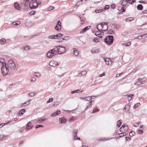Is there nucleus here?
<instances>
[{
  "label": "nucleus",
  "mask_w": 147,
  "mask_h": 147,
  "mask_svg": "<svg viewBox=\"0 0 147 147\" xmlns=\"http://www.w3.org/2000/svg\"><path fill=\"white\" fill-rule=\"evenodd\" d=\"M109 7H110L109 5H106L105 6V7H104V9L105 10L107 9H109Z\"/></svg>",
  "instance_id": "obj_52"
},
{
  "label": "nucleus",
  "mask_w": 147,
  "mask_h": 147,
  "mask_svg": "<svg viewBox=\"0 0 147 147\" xmlns=\"http://www.w3.org/2000/svg\"><path fill=\"white\" fill-rule=\"evenodd\" d=\"M56 36H57V38L58 37H59V38L63 36V35L62 34H61V33H58L57 34Z\"/></svg>",
  "instance_id": "obj_40"
},
{
  "label": "nucleus",
  "mask_w": 147,
  "mask_h": 147,
  "mask_svg": "<svg viewBox=\"0 0 147 147\" xmlns=\"http://www.w3.org/2000/svg\"><path fill=\"white\" fill-rule=\"evenodd\" d=\"M5 136L4 135H0V140H1L3 138H4V137H5Z\"/></svg>",
  "instance_id": "obj_55"
},
{
  "label": "nucleus",
  "mask_w": 147,
  "mask_h": 147,
  "mask_svg": "<svg viewBox=\"0 0 147 147\" xmlns=\"http://www.w3.org/2000/svg\"><path fill=\"white\" fill-rule=\"evenodd\" d=\"M65 47L61 46H55L53 49L49 50L47 54V57L52 58L53 56L56 55L57 53L60 54L65 53Z\"/></svg>",
  "instance_id": "obj_1"
},
{
  "label": "nucleus",
  "mask_w": 147,
  "mask_h": 147,
  "mask_svg": "<svg viewBox=\"0 0 147 147\" xmlns=\"http://www.w3.org/2000/svg\"><path fill=\"white\" fill-rule=\"evenodd\" d=\"M126 1L127 3L128 2L130 4H133L134 2L136 1L135 0H127Z\"/></svg>",
  "instance_id": "obj_27"
},
{
  "label": "nucleus",
  "mask_w": 147,
  "mask_h": 147,
  "mask_svg": "<svg viewBox=\"0 0 147 147\" xmlns=\"http://www.w3.org/2000/svg\"><path fill=\"white\" fill-rule=\"evenodd\" d=\"M80 98L83 100H84L86 101L87 97H80Z\"/></svg>",
  "instance_id": "obj_58"
},
{
  "label": "nucleus",
  "mask_w": 147,
  "mask_h": 147,
  "mask_svg": "<svg viewBox=\"0 0 147 147\" xmlns=\"http://www.w3.org/2000/svg\"><path fill=\"white\" fill-rule=\"evenodd\" d=\"M142 13L144 14H147V10L143 11H142Z\"/></svg>",
  "instance_id": "obj_60"
},
{
  "label": "nucleus",
  "mask_w": 147,
  "mask_h": 147,
  "mask_svg": "<svg viewBox=\"0 0 147 147\" xmlns=\"http://www.w3.org/2000/svg\"><path fill=\"white\" fill-rule=\"evenodd\" d=\"M45 120L46 119H41L38 120L37 121V122L39 123H41L42 122L45 121Z\"/></svg>",
  "instance_id": "obj_34"
},
{
  "label": "nucleus",
  "mask_w": 147,
  "mask_h": 147,
  "mask_svg": "<svg viewBox=\"0 0 147 147\" xmlns=\"http://www.w3.org/2000/svg\"><path fill=\"white\" fill-rule=\"evenodd\" d=\"M143 130H138V133L139 134H142L143 133Z\"/></svg>",
  "instance_id": "obj_49"
},
{
  "label": "nucleus",
  "mask_w": 147,
  "mask_h": 147,
  "mask_svg": "<svg viewBox=\"0 0 147 147\" xmlns=\"http://www.w3.org/2000/svg\"><path fill=\"white\" fill-rule=\"evenodd\" d=\"M83 1V0H81L80 1H79V2H78L76 4V6H77V7H79V5H80L79 4V3H81V2H82Z\"/></svg>",
  "instance_id": "obj_47"
},
{
  "label": "nucleus",
  "mask_w": 147,
  "mask_h": 147,
  "mask_svg": "<svg viewBox=\"0 0 147 147\" xmlns=\"http://www.w3.org/2000/svg\"><path fill=\"white\" fill-rule=\"evenodd\" d=\"M113 36L111 35L107 36L104 39L105 42L109 45L113 43Z\"/></svg>",
  "instance_id": "obj_5"
},
{
  "label": "nucleus",
  "mask_w": 147,
  "mask_h": 147,
  "mask_svg": "<svg viewBox=\"0 0 147 147\" xmlns=\"http://www.w3.org/2000/svg\"><path fill=\"white\" fill-rule=\"evenodd\" d=\"M35 13L36 12L34 11H32L30 12L29 14L30 15H34L35 14Z\"/></svg>",
  "instance_id": "obj_50"
},
{
  "label": "nucleus",
  "mask_w": 147,
  "mask_h": 147,
  "mask_svg": "<svg viewBox=\"0 0 147 147\" xmlns=\"http://www.w3.org/2000/svg\"><path fill=\"white\" fill-rule=\"evenodd\" d=\"M124 131L126 132L127 131L128 129V127L127 126H126L125 127V128H124Z\"/></svg>",
  "instance_id": "obj_51"
},
{
  "label": "nucleus",
  "mask_w": 147,
  "mask_h": 147,
  "mask_svg": "<svg viewBox=\"0 0 147 147\" xmlns=\"http://www.w3.org/2000/svg\"><path fill=\"white\" fill-rule=\"evenodd\" d=\"M105 73H103L102 74H100L99 75V76L100 77H101L103 76H105Z\"/></svg>",
  "instance_id": "obj_57"
},
{
  "label": "nucleus",
  "mask_w": 147,
  "mask_h": 147,
  "mask_svg": "<svg viewBox=\"0 0 147 147\" xmlns=\"http://www.w3.org/2000/svg\"><path fill=\"white\" fill-rule=\"evenodd\" d=\"M94 40L95 42H98L100 41V39L97 37H96L94 38Z\"/></svg>",
  "instance_id": "obj_32"
},
{
  "label": "nucleus",
  "mask_w": 147,
  "mask_h": 147,
  "mask_svg": "<svg viewBox=\"0 0 147 147\" xmlns=\"http://www.w3.org/2000/svg\"><path fill=\"white\" fill-rule=\"evenodd\" d=\"M61 113V111L59 110H57L55 113L52 114L51 115V117H55L57 115Z\"/></svg>",
  "instance_id": "obj_14"
},
{
  "label": "nucleus",
  "mask_w": 147,
  "mask_h": 147,
  "mask_svg": "<svg viewBox=\"0 0 147 147\" xmlns=\"http://www.w3.org/2000/svg\"><path fill=\"white\" fill-rule=\"evenodd\" d=\"M59 64L58 62L54 60L51 61L49 63V65L51 66L55 67L58 65Z\"/></svg>",
  "instance_id": "obj_8"
},
{
  "label": "nucleus",
  "mask_w": 147,
  "mask_h": 147,
  "mask_svg": "<svg viewBox=\"0 0 147 147\" xmlns=\"http://www.w3.org/2000/svg\"><path fill=\"white\" fill-rule=\"evenodd\" d=\"M25 112V109H22L20 111L19 114L21 115H23V113Z\"/></svg>",
  "instance_id": "obj_25"
},
{
  "label": "nucleus",
  "mask_w": 147,
  "mask_h": 147,
  "mask_svg": "<svg viewBox=\"0 0 147 147\" xmlns=\"http://www.w3.org/2000/svg\"><path fill=\"white\" fill-rule=\"evenodd\" d=\"M54 7H53L51 6L49 8V11H51L54 9Z\"/></svg>",
  "instance_id": "obj_56"
},
{
  "label": "nucleus",
  "mask_w": 147,
  "mask_h": 147,
  "mask_svg": "<svg viewBox=\"0 0 147 147\" xmlns=\"http://www.w3.org/2000/svg\"><path fill=\"white\" fill-rule=\"evenodd\" d=\"M134 18L132 17L129 18L125 19L126 22L130 21L133 20Z\"/></svg>",
  "instance_id": "obj_29"
},
{
  "label": "nucleus",
  "mask_w": 147,
  "mask_h": 147,
  "mask_svg": "<svg viewBox=\"0 0 147 147\" xmlns=\"http://www.w3.org/2000/svg\"><path fill=\"white\" fill-rule=\"evenodd\" d=\"M57 23L55 27V29L58 31H60L61 30V23L60 22L59 20L57 21Z\"/></svg>",
  "instance_id": "obj_7"
},
{
  "label": "nucleus",
  "mask_w": 147,
  "mask_h": 147,
  "mask_svg": "<svg viewBox=\"0 0 147 147\" xmlns=\"http://www.w3.org/2000/svg\"><path fill=\"white\" fill-rule=\"evenodd\" d=\"M53 100V98H51L49 99V100L47 101V103H49V102H52Z\"/></svg>",
  "instance_id": "obj_43"
},
{
  "label": "nucleus",
  "mask_w": 147,
  "mask_h": 147,
  "mask_svg": "<svg viewBox=\"0 0 147 147\" xmlns=\"http://www.w3.org/2000/svg\"><path fill=\"white\" fill-rule=\"evenodd\" d=\"M74 139L75 140H80V138H78V137H76L75 138H74Z\"/></svg>",
  "instance_id": "obj_64"
},
{
  "label": "nucleus",
  "mask_w": 147,
  "mask_h": 147,
  "mask_svg": "<svg viewBox=\"0 0 147 147\" xmlns=\"http://www.w3.org/2000/svg\"><path fill=\"white\" fill-rule=\"evenodd\" d=\"M14 6L15 8L17 9L20 10V9L18 3H14Z\"/></svg>",
  "instance_id": "obj_17"
},
{
  "label": "nucleus",
  "mask_w": 147,
  "mask_h": 147,
  "mask_svg": "<svg viewBox=\"0 0 147 147\" xmlns=\"http://www.w3.org/2000/svg\"><path fill=\"white\" fill-rule=\"evenodd\" d=\"M140 103H137L136 104L134 105V107L135 108H136L139 106H140Z\"/></svg>",
  "instance_id": "obj_38"
},
{
  "label": "nucleus",
  "mask_w": 147,
  "mask_h": 147,
  "mask_svg": "<svg viewBox=\"0 0 147 147\" xmlns=\"http://www.w3.org/2000/svg\"><path fill=\"white\" fill-rule=\"evenodd\" d=\"M122 74L123 73H121L119 74H117L116 75V77H119L122 75Z\"/></svg>",
  "instance_id": "obj_61"
},
{
  "label": "nucleus",
  "mask_w": 147,
  "mask_h": 147,
  "mask_svg": "<svg viewBox=\"0 0 147 147\" xmlns=\"http://www.w3.org/2000/svg\"><path fill=\"white\" fill-rule=\"evenodd\" d=\"M0 63L2 64L1 71L2 73L4 76L7 75L9 70L8 68L7 67L6 63L5 62L4 59L2 58H0Z\"/></svg>",
  "instance_id": "obj_2"
},
{
  "label": "nucleus",
  "mask_w": 147,
  "mask_h": 147,
  "mask_svg": "<svg viewBox=\"0 0 147 147\" xmlns=\"http://www.w3.org/2000/svg\"><path fill=\"white\" fill-rule=\"evenodd\" d=\"M98 111V109L97 108H95L94 109L93 112H92V113H96Z\"/></svg>",
  "instance_id": "obj_46"
},
{
  "label": "nucleus",
  "mask_w": 147,
  "mask_h": 147,
  "mask_svg": "<svg viewBox=\"0 0 147 147\" xmlns=\"http://www.w3.org/2000/svg\"><path fill=\"white\" fill-rule=\"evenodd\" d=\"M33 127L32 123L29 122L26 125V129L27 130H29L32 128Z\"/></svg>",
  "instance_id": "obj_10"
},
{
  "label": "nucleus",
  "mask_w": 147,
  "mask_h": 147,
  "mask_svg": "<svg viewBox=\"0 0 147 147\" xmlns=\"http://www.w3.org/2000/svg\"><path fill=\"white\" fill-rule=\"evenodd\" d=\"M136 134L133 131H131L129 133V136L131 137L135 135Z\"/></svg>",
  "instance_id": "obj_28"
},
{
  "label": "nucleus",
  "mask_w": 147,
  "mask_h": 147,
  "mask_svg": "<svg viewBox=\"0 0 147 147\" xmlns=\"http://www.w3.org/2000/svg\"><path fill=\"white\" fill-rule=\"evenodd\" d=\"M36 80V79L34 77H32L31 78V81L32 82H34Z\"/></svg>",
  "instance_id": "obj_53"
},
{
  "label": "nucleus",
  "mask_w": 147,
  "mask_h": 147,
  "mask_svg": "<svg viewBox=\"0 0 147 147\" xmlns=\"http://www.w3.org/2000/svg\"><path fill=\"white\" fill-rule=\"evenodd\" d=\"M41 75L39 73H35L34 74V76L39 77L41 76Z\"/></svg>",
  "instance_id": "obj_31"
},
{
  "label": "nucleus",
  "mask_w": 147,
  "mask_h": 147,
  "mask_svg": "<svg viewBox=\"0 0 147 147\" xmlns=\"http://www.w3.org/2000/svg\"><path fill=\"white\" fill-rule=\"evenodd\" d=\"M100 25L102 28V29L101 30L106 31L108 29V27L107 23L103 22L100 23Z\"/></svg>",
  "instance_id": "obj_6"
},
{
  "label": "nucleus",
  "mask_w": 147,
  "mask_h": 147,
  "mask_svg": "<svg viewBox=\"0 0 147 147\" xmlns=\"http://www.w3.org/2000/svg\"><path fill=\"white\" fill-rule=\"evenodd\" d=\"M59 121H60L61 123H64L66 122V120L64 117H62V118H60L59 119Z\"/></svg>",
  "instance_id": "obj_20"
},
{
  "label": "nucleus",
  "mask_w": 147,
  "mask_h": 147,
  "mask_svg": "<svg viewBox=\"0 0 147 147\" xmlns=\"http://www.w3.org/2000/svg\"><path fill=\"white\" fill-rule=\"evenodd\" d=\"M135 38L140 40L143 38L142 36V35H141L140 36H138L137 37Z\"/></svg>",
  "instance_id": "obj_45"
},
{
  "label": "nucleus",
  "mask_w": 147,
  "mask_h": 147,
  "mask_svg": "<svg viewBox=\"0 0 147 147\" xmlns=\"http://www.w3.org/2000/svg\"><path fill=\"white\" fill-rule=\"evenodd\" d=\"M131 42H127L126 43V46H129L131 44Z\"/></svg>",
  "instance_id": "obj_59"
},
{
  "label": "nucleus",
  "mask_w": 147,
  "mask_h": 147,
  "mask_svg": "<svg viewBox=\"0 0 147 147\" xmlns=\"http://www.w3.org/2000/svg\"><path fill=\"white\" fill-rule=\"evenodd\" d=\"M69 39V37L68 36H66L64 38H61V41H63V40H68Z\"/></svg>",
  "instance_id": "obj_39"
},
{
  "label": "nucleus",
  "mask_w": 147,
  "mask_h": 147,
  "mask_svg": "<svg viewBox=\"0 0 147 147\" xmlns=\"http://www.w3.org/2000/svg\"><path fill=\"white\" fill-rule=\"evenodd\" d=\"M0 44L2 45H4L6 43V40L4 38H1L0 40Z\"/></svg>",
  "instance_id": "obj_16"
},
{
  "label": "nucleus",
  "mask_w": 147,
  "mask_h": 147,
  "mask_svg": "<svg viewBox=\"0 0 147 147\" xmlns=\"http://www.w3.org/2000/svg\"><path fill=\"white\" fill-rule=\"evenodd\" d=\"M78 130L77 129L74 130L73 134L74 136V138H75L76 137H77V134L78 133Z\"/></svg>",
  "instance_id": "obj_15"
},
{
  "label": "nucleus",
  "mask_w": 147,
  "mask_h": 147,
  "mask_svg": "<svg viewBox=\"0 0 147 147\" xmlns=\"http://www.w3.org/2000/svg\"><path fill=\"white\" fill-rule=\"evenodd\" d=\"M95 35L100 38H102V36L103 35V32L101 30H98L96 31L95 34Z\"/></svg>",
  "instance_id": "obj_9"
},
{
  "label": "nucleus",
  "mask_w": 147,
  "mask_h": 147,
  "mask_svg": "<svg viewBox=\"0 0 147 147\" xmlns=\"http://www.w3.org/2000/svg\"><path fill=\"white\" fill-rule=\"evenodd\" d=\"M73 54L76 56H78L79 54V53L77 49L76 48H74L73 49Z\"/></svg>",
  "instance_id": "obj_13"
},
{
  "label": "nucleus",
  "mask_w": 147,
  "mask_h": 147,
  "mask_svg": "<svg viewBox=\"0 0 147 147\" xmlns=\"http://www.w3.org/2000/svg\"><path fill=\"white\" fill-rule=\"evenodd\" d=\"M96 97V96H87L86 98V101H90L93 98H92V97Z\"/></svg>",
  "instance_id": "obj_26"
},
{
  "label": "nucleus",
  "mask_w": 147,
  "mask_h": 147,
  "mask_svg": "<svg viewBox=\"0 0 147 147\" xmlns=\"http://www.w3.org/2000/svg\"><path fill=\"white\" fill-rule=\"evenodd\" d=\"M126 125H123L122 127L120 128V131L122 132L123 131V129H124Z\"/></svg>",
  "instance_id": "obj_37"
},
{
  "label": "nucleus",
  "mask_w": 147,
  "mask_h": 147,
  "mask_svg": "<svg viewBox=\"0 0 147 147\" xmlns=\"http://www.w3.org/2000/svg\"><path fill=\"white\" fill-rule=\"evenodd\" d=\"M74 120V118L73 117H72L69 120V121H73Z\"/></svg>",
  "instance_id": "obj_62"
},
{
  "label": "nucleus",
  "mask_w": 147,
  "mask_h": 147,
  "mask_svg": "<svg viewBox=\"0 0 147 147\" xmlns=\"http://www.w3.org/2000/svg\"><path fill=\"white\" fill-rule=\"evenodd\" d=\"M109 138H102L100 139L99 140L100 141H105L106 140H108Z\"/></svg>",
  "instance_id": "obj_33"
},
{
  "label": "nucleus",
  "mask_w": 147,
  "mask_h": 147,
  "mask_svg": "<svg viewBox=\"0 0 147 147\" xmlns=\"http://www.w3.org/2000/svg\"><path fill=\"white\" fill-rule=\"evenodd\" d=\"M127 3L126 1L125 0H123V2L121 3V5L122 6H124Z\"/></svg>",
  "instance_id": "obj_36"
},
{
  "label": "nucleus",
  "mask_w": 147,
  "mask_h": 147,
  "mask_svg": "<svg viewBox=\"0 0 147 147\" xmlns=\"http://www.w3.org/2000/svg\"><path fill=\"white\" fill-rule=\"evenodd\" d=\"M7 67L9 69V71H12L14 70L16 67V65L12 59H10L8 61Z\"/></svg>",
  "instance_id": "obj_4"
},
{
  "label": "nucleus",
  "mask_w": 147,
  "mask_h": 147,
  "mask_svg": "<svg viewBox=\"0 0 147 147\" xmlns=\"http://www.w3.org/2000/svg\"><path fill=\"white\" fill-rule=\"evenodd\" d=\"M122 122V120L121 119L119 120L117 122V127H119L121 125Z\"/></svg>",
  "instance_id": "obj_22"
},
{
  "label": "nucleus",
  "mask_w": 147,
  "mask_h": 147,
  "mask_svg": "<svg viewBox=\"0 0 147 147\" xmlns=\"http://www.w3.org/2000/svg\"><path fill=\"white\" fill-rule=\"evenodd\" d=\"M133 96L134 95L133 94H130L128 96V99L129 101H130L132 99V98L133 97Z\"/></svg>",
  "instance_id": "obj_24"
},
{
  "label": "nucleus",
  "mask_w": 147,
  "mask_h": 147,
  "mask_svg": "<svg viewBox=\"0 0 147 147\" xmlns=\"http://www.w3.org/2000/svg\"><path fill=\"white\" fill-rule=\"evenodd\" d=\"M119 135H122L123 134L122 136H125L126 135V134L125 133V132H122V133H119Z\"/></svg>",
  "instance_id": "obj_54"
},
{
  "label": "nucleus",
  "mask_w": 147,
  "mask_h": 147,
  "mask_svg": "<svg viewBox=\"0 0 147 147\" xmlns=\"http://www.w3.org/2000/svg\"><path fill=\"white\" fill-rule=\"evenodd\" d=\"M92 107V105L88 103V105L85 108V111H86L88 109L91 108Z\"/></svg>",
  "instance_id": "obj_35"
},
{
  "label": "nucleus",
  "mask_w": 147,
  "mask_h": 147,
  "mask_svg": "<svg viewBox=\"0 0 147 147\" xmlns=\"http://www.w3.org/2000/svg\"><path fill=\"white\" fill-rule=\"evenodd\" d=\"M35 93L33 92H31L28 94V95L32 97L34 96Z\"/></svg>",
  "instance_id": "obj_30"
},
{
  "label": "nucleus",
  "mask_w": 147,
  "mask_h": 147,
  "mask_svg": "<svg viewBox=\"0 0 147 147\" xmlns=\"http://www.w3.org/2000/svg\"><path fill=\"white\" fill-rule=\"evenodd\" d=\"M125 138H126V140H127V141L128 140V139L129 140H130L131 139V138L130 137H126Z\"/></svg>",
  "instance_id": "obj_63"
},
{
  "label": "nucleus",
  "mask_w": 147,
  "mask_h": 147,
  "mask_svg": "<svg viewBox=\"0 0 147 147\" xmlns=\"http://www.w3.org/2000/svg\"><path fill=\"white\" fill-rule=\"evenodd\" d=\"M56 35H51L49 37V38L50 39H57Z\"/></svg>",
  "instance_id": "obj_23"
},
{
  "label": "nucleus",
  "mask_w": 147,
  "mask_h": 147,
  "mask_svg": "<svg viewBox=\"0 0 147 147\" xmlns=\"http://www.w3.org/2000/svg\"><path fill=\"white\" fill-rule=\"evenodd\" d=\"M30 47L29 46L25 47L24 49L26 51H28L30 49Z\"/></svg>",
  "instance_id": "obj_44"
},
{
  "label": "nucleus",
  "mask_w": 147,
  "mask_h": 147,
  "mask_svg": "<svg viewBox=\"0 0 147 147\" xmlns=\"http://www.w3.org/2000/svg\"><path fill=\"white\" fill-rule=\"evenodd\" d=\"M104 59L106 64L109 65L111 64L112 61L109 59L108 58H104Z\"/></svg>",
  "instance_id": "obj_11"
},
{
  "label": "nucleus",
  "mask_w": 147,
  "mask_h": 147,
  "mask_svg": "<svg viewBox=\"0 0 147 147\" xmlns=\"http://www.w3.org/2000/svg\"><path fill=\"white\" fill-rule=\"evenodd\" d=\"M113 32V30L112 29H111L108 31V33L109 34H112Z\"/></svg>",
  "instance_id": "obj_42"
},
{
  "label": "nucleus",
  "mask_w": 147,
  "mask_h": 147,
  "mask_svg": "<svg viewBox=\"0 0 147 147\" xmlns=\"http://www.w3.org/2000/svg\"><path fill=\"white\" fill-rule=\"evenodd\" d=\"M41 2V1L40 0H32L29 3L30 7L31 9L36 8Z\"/></svg>",
  "instance_id": "obj_3"
},
{
  "label": "nucleus",
  "mask_w": 147,
  "mask_h": 147,
  "mask_svg": "<svg viewBox=\"0 0 147 147\" xmlns=\"http://www.w3.org/2000/svg\"><path fill=\"white\" fill-rule=\"evenodd\" d=\"M137 9L138 10H142L143 9V7L142 5L141 4H139L138 5Z\"/></svg>",
  "instance_id": "obj_18"
},
{
  "label": "nucleus",
  "mask_w": 147,
  "mask_h": 147,
  "mask_svg": "<svg viewBox=\"0 0 147 147\" xmlns=\"http://www.w3.org/2000/svg\"><path fill=\"white\" fill-rule=\"evenodd\" d=\"M80 90H76L73 91H72L71 92V93L72 94H74L75 93H78L79 92Z\"/></svg>",
  "instance_id": "obj_41"
},
{
  "label": "nucleus",
  "mask_w": 147,
  "mask_h": 147,
  "mask_svg": "<svg viewBox=\"0 0 147 147\" xmlns=\"http://www.w3.org/2000/svg\"><path fill=\"white\" fill-rule=\"evenodd\" d=\"M124 7L123 6H119L118 7V10L119 11L122 10V11L121 12V13L124 11Z\"/></svg>",
  "instance_id": "obj_21"
},
{
  "label": "nucleus",
  "mask_w": 147,
  "mask_h": 147,
  "mask_svg": "<svg viewBox=\"0 0 147 147\" xmlns=\"http://www.w3.org/2000/svg\"><path fill=\"white\" fill-rule=\"evenodd\" d=\"M99 51L98 49L96 48H93L92 50V52L93 53H98Z\"/></svg>",
  "instance_id": "obj_19"
},
{
  "label": "nucleus",
  "mask_w": 147,
  "mask_h": 147,
  "mask_svg": "<svg viewBox=\"0 0 147 147\" xmlns=\"http://www.w3.org/2000/svg\"><path fill=\"white\" fill-rule=\"evenodd\" d=\"M90 26H88L86 27H85V28H84V29H83L82 30H81L80 32V33L82 34L83 33L86 31L87 30H89L90 29Z\"/></svg>",
  "instance_id": "obj_12"
},
{
  "label": "nucleus",
  "mask_w": 147,
  "mask_h": 147,
  "mask_svg": "<svg viewBox=\"0 0 147 147\" xmlns=\"http://www.w3.org/2000/svg\"><path fill=\"white\" fill-rule=\"evenodd\" d=\"M142 35L143 38H145L147 37V33L143 34Z\"/></svg>",
  "instance_id": "obj_48"
}]
</instances>
